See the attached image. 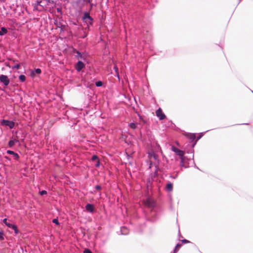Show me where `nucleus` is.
<instances>
[{
  "instance_id": "1",
  "label": "nucleus",
  "mask_w": 253,
  "mask_h": 253,
  "mask_svg": "<svg viewBox=\"0 0 253 253\" xmlns=\"http://www.w3.org/2000/svg\"><path fill=\"white\" fill-rule=\"evenodd\" d=\"M53 1L51 0H42L40 1H37L35 4L34 8L35 10L42 11L43 10L47 5L49 3H53Z\"/></svg>"
},
{
  "instance_id": "2",
  "label": "nucleus",
  "mask_w": 253,
  "mask_h": 253,
  "mask_svg": "<svg viewBox=\"0 0 253 253\" xmlns=\"http://www.w3.org/2000/svg\"><path fill=\"white\" fill-rule=\"evenodd\" d=\"M159 150H161L160 146L156 144L155 151L153 149H151L150 150L148 151V158L151 163L154 162L155 161L158 160V156L155 154V152H157Z\"/></svg>"
},
{
  "instance_id": "3",
  "label": "nucleus",
  "mask_w": 253,
  "mask_h": 253,
  "mask_svg": "<svg viewBox=\"0 0 253 253\" xmlns=\"http://www.w3.org/2000/svg\"><path fill=\"white\" fill-rule=\"evenodd\" d=\"M0 124L2 126H8L10 128H12L14 126V123L12 121H10L6 120H2Z\"/></svg>"
},
{
  "instance_id": "4",
  "label": "nucleus",
  "mask_w": 253,
  "mask_h": 253,
  "mask_svg": "<svg viewBox=\"0 0 253 253\" xmlns=\"http://www.w3.org/2000/svg\"><path fill=\"white\" fill-rule=\"evenodd\" d=\"M0 81L5 86H7L10 82L7 76L4 75H0Z\"/></svg>"
},
{
  "instance_id": "5",
  "label": "nucleus",
  "mask_w": 253,
  "mask_h": 253,
  "mask_svg": "<svg viewBox=\"0 0 253 253\" xmlns=\"http://www.w3.org/2000/svg\"><path fill=\"white\" fill-rule=\"evenodd\" d=\"M156 116L159 118L160 120H164L166 118V115L163 113L161 108H159L156 112Z\"/></svg>"
},
{
  "instance_id": "6",
  "label": "nucleus",
  "mask_w": 253,
  "mask_h": 253,
  "mask_svg": "<svg viewBox=\"0 0 253 253\" xmlns=\"http://www.w3.org/2000/svg\"><path fill=\"white\" fill-rule=\"evenodd\" d=\"M144 204L148 207H153L155 206V203L153 200L150 198H148L144 201Z\"/></svg>"
},
{
  "instance_id": "7",
  "label": "nucleus",
  "mask_w": 253,
  "mask_h": 253,
  "mask_svg": "<svg viewBox=\"0 0 253 253\" xmlns=\"http://www.w3.org/2000/svg\"><path fill=\"white\" fill-rule=\"evenodd\" d=\"M86 210L91 213H93L95 211V208L93 205L87 204L85 206Z\"/></svg>"
},
{
  "instance_id": "8",
  "label": "nucleus",
  "mask_w": 253,
  "mask_h": 253,
  "mask_svg": "<svg viewBox=\"0 0 253 253\" xmlns=\"http://www.w3.org/2000/svg\"><path fill=\"white\" fill-rule=\"evenodd\" d=\"M171 149L173 151L175 152L178 155H179L180 157H182L184 155L183 151L178 149V148H176L174 146H172L171 147Z\"/></svg>"
},
{
  "instance_id": "9",
  "label": "nucleus",
  "mask_w": 253,
  "mask_h": 253,
  "mask_svg": "<svg viewBox=\"0 0 253 253\" xmlns=\"http://www.w3.org/2000/svg\"><path fill=\"white\" fill-rule=\"evenodd\" d=\"M84 67V63L81 61H79L78 62L76 66V69L78 71H80L82 69H83Z\"/></svg>"
},
{
  "instance_id": "10",
  "label": "nucleus",
  "mask_w": 253,
  "mask_h": 253,
  "mask_svg": "<svg viewBox=\"0 0 253 253\" xmlns=\"http://www.w3.org/2000/svg\"><path fill=\"white\" fill-rule=\"evenodd\" d=\"M83 19L84 20H89V24H92V18L90 16L89 14L87 12H85L84 13V16H83Z\"/></svg>"
},
{
  "instance_id": "11",
  "label": "nucleus",
  "mask_w": 253,
  "mask_h": 253,
  "mask_svg": "<svg viewBox=\"0 0 253 253\" xmlns=\"http://www.w3.org/2000/svg\"><path fill=\"white\" fill-rule=\"evenodd\" d=\"M185 135L191 141L194 140L196 138V135L194 133H186L185 134Z\"/></svg>"
},
{
  "instance_id": "12",
  "label": "nucleus",
  "mask_w": 253,
  "mask_h": 253,
  "mask_svg": "<svg viewBox=\"0 0 253 253\" xmlns=\"http://www.w3.org/2000/svg\"><path fill=\"white\" fill-rule=\"evenodd\" d=\"M6 153L8 154H13V156L15 160H18L19 159V156L16 153L11 150H7Z\"/></svg>"
},
{
  "instance_id": "13",
  "label": "nucleus",
  "mask_w": 253,
  "mask_h": 253,
  "mask_svg": "<svg viewBox=\"0 0 253 253\" xmlns=\"http://www.w3.org/2000/svg\"><path fill=\"white\" fill-rule=\"evenodd\" d=\"M166 189L169 192L172 191L173 190V184L170 182H168L166 185Z\"/></svg>"
},
{
  "instance_id": "14",
  "label": "nucleus",
  "mask_w": 253,
  "mask_h": 253,
  "mask_svg": "<svg viewBox=\"0 0 253 253\" xmlns=\"http://www.w3.org/2000/svg\"><path fill=\"white\" fill-rule=\"evenodd\" d=\"M18 142L17 139H14L13 140H11L8 142V146L9 147H12L13 146L16 142Z\"/></svg>"
},
{
  "instance_id": "15",
  "label": "nucleus",
  "mask_w": 253,
  "mask_h": 253,
  "mask_svg": "<svg viewBox=\"0 0 253 253\" xmlns=\"http://www.w3.org/2000/svg\"><path fill=\"white\" fill-rule=\"evenodd\" d=\"M8 227L12 228L14 230L15 233L18 234V230L16 225L11 224L8 225Z\"/></svg>"
},
{
  "instance_id": "16",
  "label": "nucleus",
  "mask_w": 253,
  "mask_h": 253,
  "mask_svg": "<svg viewBox=\"0 0 253 253\" xmlns=\"http://www.w3.org/2000/svg\"><path fill=\"white\" fill-rule=\"evenodd\" d=\"M7 29L4 27H1L0 28V35L2 36L4 34L7 33Z\"/></svg>"
},
{
  "instance_id": "17",
  "label": "nucleus",
  "mask_w": 253,
  "mask_h": 253,
  "mask_svg": "<svg viewBox=\"0 0 253 253\" xmlns=\"http://www.w3.org/2000/svg\"><path fill=\"white\" fill-rule=\"evenodd\" d=\"M114 69V70L115 71V73H116V75L117 77L119 79H120V77H119V73L118 68L117 67V66L115 65Z\"/></svg>"
},
{
  "instance_id": "18",
  "label": "nucleus",
  "mask_w": 253,
  "mask_h": 253,
  "mask_svg": "<svg viewBox=\"0 0 253 253\" xmlns=\"http://www.w3.org/2000/svg\"><path fill=\"white\" fill-rule=\"evenodd\" d=\"M19 79L21 81L23 82L25 81V80H26V77H25V76H24L23 75H21L19 76Z\"/></svg>"
},
{
  "instance_id": "19",
  "label": "nucleus",
  "mask_w": 253,
  "mask_h": 253,
  "mask_svg": "<svg viewBox=\"0 0 253 253\" xmlns=\"http://www.w3.org/2000/svg\"><path fill=\"white\" fill-rule=\"evenodd\" d=\"M129 126L132 129H135L136 127V124L134 123H130L129 124Z\"/></svg>"
},
{
  "instance_id": "20",
  "label": "nucleus",
  "mask_w": 253,
  "mask_h": 253,
  "mask_svg": "<svg viewBox=\"0 0 253 253\" xmlns=\"http://www.w3.org/2000/svg\"><path fill=\"white\" fill-rule=\"evenodd\" d=\"M95 85L97 86H101L102 85V82H101V81H98V82H96L95 83Z\"/></svg>"
},
{
  "instance_id": "21",
  "label": "nucleus",
  "mask_w": 253,
  "mask_h": 253,
  "mask_svg": "<svg viewBox=\"0 0 253 253\" xmlns=\"http://www.w3.org/2000/svg\"><path fill=\"white\" fill-rule=\"evenodd\" d=\"M181 246H182V245H181V244H177L176 245V247H175V249H174V253H175V252H176V250H177L178 248H180V247H181Z\"/></svg>"
},
{
  "instance_id": "22",
  "label": "nucleus",
  "mask_w": 253,
  "mask_h": 253,
  "mask_svg": "<svg viewBox=\"0 0 253 253\" xmlns=\"http://www.w3.org/2000/svg\"><path fill=\"white\" fill-rule=\"evenodd\" d=\"M52 222L53 223L57 224V225H59V221H58V220L57 219V218H54L52 220Z\"/></svg>"
},
{
  "instance_id": "23",
  "label": "nucleus",
  "mask_w": 253,
  "mask_h": 253,
  "mask_svg": "<svg viewBox=\"0 0 253 253\" xmlns=\"http://www.w3.org/2000/svg\"><path fill=\"white\" fill-rule=\"evenodd\" d=\"M84 253H92L89 249H85L84 251Z\"/></svg>"
},
{
  "instance_id": "24",
  "label": "nucleus",
  "mask_w": 253,
  "mask_h": 253,
  "mask_svg": "<svg viewBox=\"0 0 253 253\" xmlns=\"http://www.w3.org/2000/svg\"><path fill=\"white\" fill-rule=\"evenodd\" d=\"M40 194L42 196L44 194H46L47 192L45 190H42V191L40 192Z\"/></svg>"
},
{
  "instance_id": "25",
  "label": "nucleus",
  "mask_w": 253,
  "mask_h": 253,
  "mask_svg": "<svg viewBox=\"0 0 253 253\" xmlns=\"http://www.w3.org/2000/svg\"><path fill=\"white\" fill-rule=\"evenodd\" d=\"M3 223H5V225H6L7 227H8V225H9V224H11L10 223H8V222H7V219H6V218H4V219L3 220Z\"/></svg>"
},
{
  "instance_id": "26",
  "label": "nucleus",
  "mask_w": 253,
  "mask_h": 253,
  "mask_svg": "<svg viewBox=\"0 0 253 253\" xmlns=\"http://www.w3.org/2000/svg\"><path fill=\"white\" fill-rule=\"evenodd\" d=\"M92 159V161H96V160H97V161H98V157L96 156H95V155L93 156L92 157V159Z\"/></svg>"
},
{
  "instance_id": "27",
  "label": "nucleus",
  "mask_w": 253,
  "mask_h": 253,
  "mask_svg": "<svg viewBox=\"0 0 253 253\" xmlns=\"http://www.w3.org/2000/svg\"><path fill=\"white\" fill-rule=\"evenodd\" d=\"M4 239L3 238V234L2 232H0V240H3Z\"/></svg>"
},
{
  "instance_id": "28",
  "label": "nucleus",
  "mask_w": 253,
  "mask_h": 253,
  "mask_svg": "<svg viewBox=\"0 0 253 253\" xmlns=\"http://www.w3.org/2000/svg\"><path fill=\"white\" fill-rule=\"evenodd\" d=\"M57 25L58 27H59V28L60 27L61 30H63V29L64 27V26H63V25H62V24H61L60 23L57 24Z\"/></svg>"
},
{
  "instance_id": "29",
  "label": "nucleus",
  "mask_w": 253,
  "mask_h": 253,
  "mask_svg": "<svg viewBox=\"0 0 253 253\" xmlns=\"http://www.w3.org/2000/svg\"><path fill=\"white\" fill-rule=\"evenodd\" d=\"M35 72L37 73V74H40L41 73V70L40 69H36L35 70Z\"/></svg>"
},
{
  "instance_id": "30",
  "label": "nucleus",
  "mask_w": 253,
  "mask_h": 253,
  "mask_svg": "<svg viewBox=\"0 0 253 253\" xmlns=\"http://www.w3.org/2000/svg\"><path fill=\"white\" fill-rule=\"evenodd\" d=\"M20 67V64H17L15 65H14L13 67H12V68H16V69H19Z\"/></svg>"
},
{
  "instance_id": "31",
  "label": "nucleus",
  "mask_w": 253,
  "mask_h": 253,
  "mask_svg": "<svg viewBox=\"0 0 253 253\" xmlns=\"http://www.w3.org/2000/svg\"><path fill=\"white\" fill-rule=\"evenodd\" d=\"M95 188L97 190H100L101 189V187L100 185H96V186H95Z\"/></svg>"
},
{
  "instance_id": "32",
  "label": "nucleus",
  "mask_w": 253,
  "mask_h": 253,
  "mask_svg": "<svg viewBox=\"0 0 253 253\" xmlns=\"http://www.w3.org/2000/svg\"><path fill=\"white\" fill-rule=\"evenodd\" d=\"M76 53L78 55V58H79V57H82V55H81V53L78 51H76Z\"/></svg>"
},
{
  "instance_id": "33",
  "label": "nucleus",
  "mask_w": 253,
  "mask_h": 253,
  "mask_svg": "<svg viewBox=\"0 0 253 253\" xmlns=\"http://www.w3.org/2000/svg\"><path fill=\"white\" fill-rule=\"evenodd\" d=\"M189 242H189V241L187 240H186V239H184V240H182V243H184V244H185V243H189Z\"/></svg>"
},
{
  "instance_id": "34",
  "label": "nucleus",
  "mask_w": 253,
  "mask_h": 253,
  "mask_svg": "<svg viewBox=\"0 0 253 253\" xmlns=\"http://www.w3.org/2000/svg\"><path fill=\"white\" fill-rule=\"evenodd\" d=\"M97 163L96 164V167H98L99 166V161H97Z\"/></svg>"
},
{
  "instance_id": "35",
  "label": "nucleus",
  "mask_w": 253,
  "mask_h": 253,
  "mask_svg": "<svg viewBox=\"0 0 253 253\" xmlns=\"http://www.w3.org/2000/svg\"><path fill=\"white\" fill-rule=\"evenodd\" d=\"M57 11L58 12H60L61 11V10H60V9L59 8H57Z\"/></svg>"
},
{
  "instance_id": "36",
  "label": "nucleus",
  "mask_w": 253,
  "mask_h": 253,
  "mask_svg": "<svg viewBox=\"0 0 253 253\" xmlns=\"http://www.w3.org/2000/svg\"><path fill=\"white\" fill-rule=\"evenodd\" d=\"M89 20H85V22L88 23V24H89Z\"/></svg>"
},
{
  "instance_id": "37",
  "label": "nucleus",
  "mask_w": 253,
  "mask_h": 253,
  "mask_svg": "<svg viewBox=\"0 0 253 253\" xmlns=\"http://www.w3.org/2000/svg\"><path fill=\"white\" fill-rule=\"evenodd\" d=\"M4 158L6 159H9V158L7 156H5Z\"/></svg>"
}]
</instances>
